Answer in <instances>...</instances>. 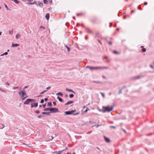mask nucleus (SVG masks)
<instances>
[{
	"mask_svg": "<svg viewBox=\"0 0 154 154\" xmlns=\"http://www.w3.org/2000/svg\"><path fill=\"white\" fill-rule=\"evenodd\" d=\"M6 84L7 85H9V83L8 82H6Z\"/></svg>",
	"mask_w": 154,
	"mask_h": 154,
	"instance_id": "nucleus-64",
	"label": "nucleus"
},
{
	"mask_svg": "<svg viewBox=\"0 0 154 154\" xmlns=\"http://www.w3.org/2000/svg\"><path fill=\"white\" fill-rule=\"evenodd\" d=\"M63 151V150L59 151L57 154H61V153Z\"/></svg>",
	"mask_w": 154,
	"mask_h": 154,
	"instance_id": "nucleus-35",
	"label": "nucleus"
},
{
	"mask_svg": "<svg viewBox=\"0 0 154 154\" xmlns=\"http://www.w3.org/2000/svg\"><path fill=\"white\" fill-rule=\"evenodd\" d=\"M30 100H30L31 102H34L35 101V99H30Z\"/></svg>",
	"mask_w": 154,
	"mask_h": 154,
	"instance_id": "nucleus-43",
	"label": "nucleus"
},
{
	"mask_svg": "<svg viewBox=\"0 0 154 154\" xmlns=\"http://www.w3.org/2000/svg\"><path fill=\"white\" fill-rule=\"evenodd\" d=\"M18 94L20 95H21V97H23L26 95V92L24 91V89L21 91L18 92Z\"/></svg>",
	"mask_w": 154,
	"mask_h": 154,
	"instance_id": "nucleus-3",
	"label": "nucleus"
},
{
	"mask_svg": "<svg viewBox=\"0 0 154 154\" xmlns=\"http://www.w3.org/2000/svg\"><path fill=\"white\" fill-rule=\"evenodd\" d=\"M47 112H43L42 113L43 114L45 115L46 114Z\"/></svg>",
	"mask_w": 154,
	"mask_h": 154,
	"instance_id": "nucleus-59",
	"label": "nucleus"
},
{
	"mask_svg": "<svg viewBox=\"0 0 154 154\" xmlns=\"http://www.w3.org/2000/svg\"><path fill=\"white\" fill-rule=\"evenodd\" d=\"M65 112V114L64 115L66 116V115H70L72 114L71 110L69 111H67L64 112Z\"/></svg>",
	"mask_w": 154,
	"mask_h": 154,
	"instance_id": "nucleus-6",
	"label": "nucleus"
},
{
	"mask_svg": "<svg viewBox=\"0 0 154 154\" xmlns=\"http://www.w3.org/2000/svg\"><path fill=\"white\" fill-rule=\"evenodd\" d=\"M34 103L35 104V107H37L38 106V103L37 102H35V103Z\"/></svg>",
	"mask_w": 154,
	"mask_h": 154,
	"instance_id": "nucleus-45",
	"label": "nucleus"
},
{
	"mask_svg": "<svg viewBox=\"0 0 154 154\" xmlns=\"http://www.w3.org/2000/svg\"><path fill=\"white\" fill-rule=\"evenodd\" d=\"M47 91V90H45L43 91L42 92L40 93V94H43L45 92Z\"/></svg>",
	"mask_w": 154,
	"mask_h": 154,
	"instance_id": "nucleus-36",
	"label": "nucleus"
},
{
	"mask_svg": "<svg viewBox=\"0 0 154 154\" xmlns=\"http://www.w3.org/2000/svg\"><path fill=\"white\" fill-rule=\"evenodd\" d=\"M147 4V2H145L144 3L143 5H146Z\"/></svg>",
	"mask_w": 154,
	"mask_h": 154,
	"instance_id": "nucleus-57",
	"label": "nucleus"
},
{
	"mask_svg": "<svg viewBox=\"0 0 154 154\" xmlns=\"http://www.w3.org/2000/svg\"><path fill=\"white\" fill-rule=\"evenodd\" d=\"M45 17L47 20H48L50 17V14L49 13L46 14Z\"/></svg>",
	"mask_w": 154,
	"mask_h": 154,
	"instance_id": "nucleus-13",
	"label": "nucleus"
},
{
	"mask_svg": "<svg viewBox=\"0 0 154 154\" xmlns=\"http://www.w3.org/2000/svg\"><path fill=\"white\" fill-rule=\"evenodd\" d=\"M8 54V52H6L4 53V55H7Z\"/></svg>",
	"mask_w": 154,
	"mask_h": 154,
	"instance_id": "nucleus-58",
	"label": "nucleus"
},
{
	"mask_svg": "<svg viewBox=\"0 0 154 154\" xmlns=\"http://www.w3.org/2000/svg\"><path fill=\"white\" fill-rule=\"evenodd\" d=\"M98 19L97 18H95L94 19H93L91 20V21L92 22L94 23H96V21L98 20Z\"/></svg>",
	"mask_w": 154,
	"mask_h": 154,
	"instance_id": "nucleus-14",
	"label": "nucleus"
},
{
	"mask_svg": "<svg viewBox=\"0 0 154 154\" xmlns=\"http://www.w3.org/2000/svg\"><path fill=\"white\" fill-rule=\"evenodd\" d=\"M64 46H65V47H66V48H67V51H68V52H69L70 51V48H69V47H68V46L66 45H65H65H64Z\"/></svg>",
	"mask_w": 154,
	"mask_h": 154,
	"instance_id": "nucleus-17",
	"label": "nucleus"
},
{
	"mask_svg": "<svg viewBox=\"0 0 154 154\" xmlns=\"http://www.w3.org/2000/svg\"><path fill=\"white\" fill-rule=\"evenodd\" d=\"M104 138L106 142H107L108 143H109L111 141V140L109 139V138L106 137L105 136H104Z\"/></svg>",
	"mask_w": 154,
	"mask_h": 154,
	"instance_id": "nucleus-8",
	"label": "nucleus"
},
{
	"mask_svg": "<svg viewBox=\"0 0 154 154\" xmlns=\"http://www.w3.org/2000/svg\"><path fill=\"white\" fill-rule=\"evenodd\" d=\"M86 31L88 33H91L92 32V31L89 28L86 27L85 28Z\"/></svg>",
	"mask_w": 154,
	"mask_h": 154,
	"instance_id": "nucleus-10",
	"label": "nucleus"
},
{
	"mask_svg": "<svg viewBox=\"0 0 154 154\" xmlns=\"http://www.w3.org/2000/svg\"><path fill=\"white\" fill-rule=\"evenodd\" d=\"M20 36L21 35L20 34H17L16 35L15 37L17 39H18Z\"/></svg>",
	"mask_w": 154,
	"mask_h": 154,
	"instance_id": "nucleus-20",
	"label": "nucleus"
},
{
	"mask_svg": "<svg viewBox=\"0 0 154 154\" xmlns=\"http://www.w3.org/2000/svg\"><path fill=\"white\" fill-rule=\"evenodd\" d=\"M66 90L67 91L72 92L74 94H75V92L72 89H69L68 88H66Z\"/></svg>",
	"mask_w": 154,
	"mask_h": 154,
	"instance_id": "nucleus-11",
	"label": "nucleus"
},
{
	"mask_svg": "<svg viewBox=\"0 0 154 154\" xmlns=\"http://www.w3.org/2000/svg\"><path fill=\"white\" fill-rule=\"evenodd\" d=\"M48 98H45L44 99V101H47L48 100Z\"/></svg>",
	"mask_w": 154,
	"mask_h": 154,
	"instance_id": "nucleus-51",
	"label": "nucleus"
},
{
	"mask_svg": "<svg viewBox=\"0 0 154 154\" xmlns=\"http://www.w3.org/2000/svg\"><path fill=\"white\" fill-rule=\"evenodd\" d=\"M110 128H114L115 129L116 128V127H115L114 126H110Z\"/></svg>",
	"mask_w": 154,
	"mask_h": 154,
	"instance_id": "nucleus-55",
	"label": "nucleus"
},
{
	"mask_svg": "<svg viewBox=\"0 0 154 154\" xmlns=\"http://www.w3.org/2000/svg\"><path fill=\"white\" fill-rule=\"evenodd\" d=\"M86 68H88L90 70H93V69H99L100 68V67H98V66L92 67V66H86Z\"/></svg>",
	"mask_w": 154,
	"mask_h": 154,
	"instance_id": "nucleus-4",
	"label": "nucleus"
},
{
	"mask_svg": "<svg viewBox=\"0 0 154 154\" xmlns=\"http://www.w3.org/2000/svg\"><path fill=\"white\" fill-rule=\"evenodd\" d=\"M47 105L49 106H52V103L51 102H48Z\"/></svg>",
	"mask_w": 154,
	"mask_h": 154,
	"instance_id": "nucleus-18",
	"label": "nucleus"
},
{
	"mask_svg": "<svg viewBox=\"0 0 154 154\" xmlns=\"http://www.w3.org/2000/svg\"><path fill=\"white\" fill-rule=\"evenodd\" d=\"M113 52L114 53V54H119V52H117V51H113Z\"/></svg>",
	"mask_w": 154,
	"mask_h": 154,
	"instance_id": "nucleus-29",
	"label": "nucleus"
},
{
	"mask_svg": "<svg viewBox=\"0 0 154 154\" xmlns=\"http://www.w3.org/2000/svg\"><path fill=\"white\" fill-rule=\"evenodd\" d=\"M57 95H59L60 96H62L63 95V94L61 92H59L56 94Z\"/></svg>",
	"mask_w": 154,
	"mask_h": 154,
	"instance_id": "nucleus-21",
	"label": "nucleus"
},
{
	"mask_svg": "<svg viewBox=\"0 0 154 154\" xmlns=\"http://www.w3.org/2000/svg\"><path fill=\"white\" fill-rule=\"evenodd\" d=\"M29 87V85H27V86H26L24 87V89H26L27 88H28Z\"/></svg>",
	"mask_w": 154,
	"mask_h": 154,
	"instance_id": "nucleus-60",
	"label": "nucleus"
},
{
	"mask_svg": "<svg viewBox=\"0 0 154 154\" xmlns=\"http://www.w3.org/2000/svg\"><path fill=\"white\" fill-rule=\"evenodd\" d=\"M41 28H43V29H45V27L44 26H40V29H41Z\"/></svg>",
	"mask_w": 154,
	"mask_h": 154,
	"instance_id": "nucleus-56",
	"label": "nucleus"
},
{
	"mask_svg": "<svg viewBox=\"0 0 154 154\" xmlns=\"http://www.w3.org/2000/svg\"><path fill=\"white\" fill-rule=\"evenodd\" d=\"M122 89L121 88V89H120L119 90V92L118 93V94H121V93H122Z\"/></svg>",
	"mask_w": 154,
	"mask_h": 154,
	"instance_id": "nucleus-32",
	"label": "nucleus"
},
{
	"mask_svg": "<svg viewBox=\"0 0 154 154\" xmlns=\"http://www.w3.org/2000/svg\"><path fill=\"white\" fill-rule=\"evenodd\" d=\"M142 76L138 75L134 77V79H138L140 78Z\"/></svg>",
	"mask_w": 154,
	"mask_h": 154,
	"instance_id": "nucleus-24",
	"label": "nucleus"
},
{
	"mask_svg": "<svg viewBox=\"0 0 154 154\" xmlns=\"http://www.w3.org/2000/svg\"><path fill=\"white\" fill-rule=\"evenodd\" d=\"M36 5H38L41 7H43V4L41 2L39 1H38V2H37Z\"/></svg>",
	"mask_w": 154,
	"mask_h": 154,
	"instance_id": "nucleus-9",
	"label": "nucleus"
},
{
	"mask_svg": "<svg viewBox=\"0 0 154 154\" xmlns=\"http://www.w3.org/2000/svg\"><path fill=\"white\" fill-rule=\"evenodd\" d=\"M46 103H45V104L42 105V106H43V108H45L46 106Z\"/></svg>",
	"mask_w": 154,
	"mask_h": 154,
	"instance_id": "nucleus-48",
	"label": "nucleus"
},
{
	"mask_svg": "<svg viewBox=\"0 0 154 154\" xmlns=\"http://www.w3.org/2000/svg\"><path fill=\"white\" fill-rule=\"evenodd\" d=\"M43 115H40L39 116H38V118H40L43 116Z\"/></svg>",
	"mask_w": 154,
	"mask_h": 154,
	"instance_id": "nucleus-41",
	"label": "nucleus"
},
{
	"mask_svg": "<svg viewBox=\"0 0 154 154\" xmlns=\"http://www.w3.org/2000/svg\"><path fill=\"white\" fill-rule=\"evenodd\" d=\"M57 99L59 100V101L60 102H63V99L61 98H60L59 96H57Z\"/></svg>",
	"mask_w": 154,
	"mask_h": 154,
	"instance_id": "nucleus-15",
	"label": "nucleus"
},
{
	"mask_svg": "<svg viewBox=\"0 0 154 154\" xmlns=\"http://www.w3.org/2000/svg\"><path fill=\"white\" fill-rule=\"evenodd\" d=\"M90 110V109L87 107L86 109H85V110L84 111V112H87L88 111V110Z\"/></svg>",
	"mask_w": 154,
	"mask_h": 154,
	"instance_id": "nucleus-37",
	"label": "nucleus"
},
{
	"mask_svg": "<svg viewBox=\"0 0 154 154\" xmlns=\"http://www.w3.org/2000/svg\"><path fill=\"white\" fill-rule=\"evenodd\" d=\"M100 125H93V127L95 126L96 128L98 127L99 126H100Z\"/></svg>",
	"mask_w": 154,
	"mask_h": 154,
	"instance_id": "nucleus-44",
	"label": "nucleus"
},
{
	"mask_svg": "<svg viewBox=\"0 0 154 154\" xmlns=\"http://www.w3.org/2000/svg\"><path fill=\"white\" fill-rule=\"evenodd\" d=\"M44 102V100L43 99H42L41 100L40 103H43Z\"/></svg>",
	"mask_w": 154,
	"mask_h": 154,
	"instance_id": "nucleus-39",
	"label": "nucleus"
},
{
	"mask_svg": "<svg viewBox=\"0 0 154 154\" xmlns=\"http://www.w3.org/2000/svg\"><path fill=\"white\" fill-rule=\"evenodd\" d=\"M112 23H110L109 27H111L112 26Z\"/></svg>",
	"mask_w": 154,
	"mask_h": 154,
	"instance_id": "nucleus-62",
	"label": "nucleus"
},
{
	"mask_svg": "<svg viewBox=\"0 0 154 154\" xmlns=\"http://www.w3.org/2000/svg\"><path fill=\"white\" fill-rule=\"evenodd\" d=\"M100 94H101L102 95V96L103 97H105V95H104V94L103 93H102V92H100Z\"/></svg>",
	"mask_w": 154,
	"mask_h": 154,
	"instance_id": "nucleus-47",
	"label": "nucleus"
},
{
	"mask_svg": "<svg viewBox=\"0 0 154 154\" xmlns=\"http://www.w3.org/2000/svg\"><path fill=\"white\" fill-rule=\"evenodd\" d=\"M49 3H51L52 2V0H49Z\"/></svg>",
	"mask_w": 154,
	"mask_h": 154,
	"instance_id": "nucleus-63",
	"label": "nucleus"
},
{
	"mask_svg": "<svg viewBox=\"0 0 154 154\" xmlns=\"http://www.w3.org/2000/svg\"><path fill=\"white\" fill-rule=\"evenodd\" d=\"M51 88V87H50V86H48V87H47L46 89V90H47V91H48V90L49 89H50Z\"/></svg>",
	"mask_w": 154,
	"mask_h": 154,
	"instance_id": "nucleus-54",
	"label": "nucleus"
},
{
	"mask_svg": "<svg viewBox=\"0 0 154 154\" xmlns=\"http://www.w3.org/2000/svg\"><path fill=\"white\" fill-rule=\"evenodd\" d=\"M92 82L93 83H101V82H99V81H92Z\"/></svg>",
	"mask_w": 154,
	"mask_h": 154,
	"instance_id": "nucleus-19",
	"label": "nucleus"
},
{
	"mask_svg": "<svg viewBox=\"0 0 154 154\" xmlns=\"http://www.w3.org/2000/svg\"><path fill=\"white\" fill-rule=\"evenodd\" d=\"M19 45V44L12 43V47H16Z\"/></svg>",
	"mask_w": 154,
	"mask_h": 154,
	"instance_id": "nucleus-12",
	"label": "nucleus"
},
{
	"mask_svg": "<svg viewBox=\"0 0 154 154\" xmlns=\"http://www.w3.org/2000/svg\"><path fill=\"white\" fill-rule=\"evenodd\" d=\"M74 95L73 94H70L69 95V97L70 98H72L73 97Z\"/></svg>",
	"mask_w": 154,
	"mask_h": 154,
	"instance_id": "nucleus-28",
	"label": "nucleus"
},
{
	"mask_svg": "<svg viewBox=\"0 0 154 154\" xmlns=\"http://www.w3.org/2000/svg\"><path fill=\"white\" fill-rule=\"evenodd\" d=\"M5 8H6L7 10H9V11L11 10V9H10L8 8V6L7 5H5Z\"/></svg>",
	"mask_w": 154,
	"mask_h": 154,
	"instance_id": "nucleus-34",
	"label": "nucleus"
},
{
	"mask_svg": "<svg viewBox=\"0 0 154 154\" xmlns=\"http://www.w3.org/2000/svg\"><path fill=\"white\" fill-rule=\"evenodd\" d=\"M31 108H32L33 107H35V108L36 107H35V104L34 103H31Z\"/></svg>",
	"mask_w": 154,
	"mask_h": 154,
	"instance_id": "nucleus-23",
	"label": "nucleus"
},
{
	"mask_svg": "<svg viewBox=\"0 0 154 154\" xmlns=\"http://www.w3.org/2000/svg\"><path fill=\"white\" fill-rule=\"evenodd\" d=\"M146 51V49L145 48H143L142 49V51L143 52H145Z\"/></svg>",
	"mask_w": 154,
	"mask_h": 154,
	"instance_id": "nucleus-31",
	"label": "nucleus"
},
{
	"mask_svg": "<svg viewBox=\"0 0 154 154\" xmlns=\"http://www.w3.org/2000/svg\"><path fill=\"white\" fill-rule=\"evenodd\" d=\"M100 67V68H99V69H108V67H105V66H104V67H100V66H99Z\"/></svg>",
	"mask_w": 154,
	"mask_h": 154,
	"instance_id": "nucleus-25",
	"label": "nucleus"
},
{
	"mask_svg": "<svg viewBox=\"0 0 154 154\" xmlns=\"http://www.w3.org/2000/svg\"><path fill=\"white\" fill-rule=\"evenodd\" d=\"M34 112L38 114L40 113V111L39 110H36Z\"/></svg>",
	"mask_w": 154,
	"mask_h": 154,
	"instance_id": "nucleus-27",
	"label": "nucleus"
},
{
	"mask_svg": "<svg viewBox=\"0 0 154 154\" xmlns=\"http://www.w3.org/2000/svg\"><path fill=\"white\" fill-rule=\"evenodd\" d=\"M43 0V2L44 4H46L48 3V1L47 0Z\"/></svg>",
	"mask_w": 154,
	"mask_h": 154,
	"instance_id": "nucleus-33",
	"label": "nucleus"
},
{
	"mask_svg": "<svg viewBox=\"0 0 154 154\" xmlns=\"http://www.w3.org/2000/svg\"><path fill=\"white\" fill-rule=\"evenodd\" d=\"M1 125L2 126H0V128L2 129L5 127V126H4V125L3 124H2Z\"/></svg>",
	"mask_w": 154,
	"mask_h": 154,
	"instance_id": "nucleus-38",
	"label": "nucleus"
},
{
	"mask_svg": "<svg viewBox=\"0 0 154 154\" xmlns=\"http://www.w3.org/2000/svg\"><path fill=\"white\" fill-rule=\"evenodd\" d=\"M71 112H72V114H73V113L74 112H76V110L75 109L72 110H71Z\"/></svg>",
	"mask_w": 154,
	"mask_h": 154,
	"instance_id": "nucleus-46",
	"label": "nucleus"
},
{
	"mask_svg": "<svg viewBox=\"0 0 154 154\" xmlns=\"http://www.w3.org/2000/svg\"><path fill=\"white\" fill-rule=\"evenodd\" d=\"M74 102V101H73L71 100V101H68L67 102V103L68 104V105H69V104H72V103H73Z\"/></svg>",
	"mask_w": 154,
	"mask_h": 154,
	"instance_id": "nucleus-22",
	"label": "nucleus"
},
{
	"mask_svg": "<svg viewBox=\"0 0 154 154\" xmlns=\"http://www.w3.org/2000/svg\"><path fill=\"white\" fill-rule=\"evenodd\" d=\"M79 113V112H78L75 113L73 114V115L74 116H76V115H78Z\"/></svg>",
	"mask_w": 154,
	"mask_h": 154,
	"instance_id": "nucleus-40",
	"label": "nucleus"
},
{
	"mask_svg": "<svg viewBox=\"0 0 154 154\" xmlns=\"http://www.w3.org/2000/svg\"><path fill=\"white\" fill-rule=\"evenodd\" d=\"M138 9H139V10H141V8H140V5H139L138 6Z\"/></svg>",
	"mask_w": 154,
	"mask_h": 154,
	"instance_id": "nucleus-52",
	"label": "nucleus"
},
{
	"mask_svg": "<svg viewBox=\"0 0 154 154\" xmlns=\"http://www.w3.org/2000/svg\"><path fill=\"white\" fill-rule=\"evenodd\" d=\"M107 42L109 45H112V42H111L107 41Z\"/></svg>",
	"mask_w": 154,
	"mask_h": 154,
	"instance_id": "nucleus-42",
	"label": "nucleus"
},
{
	"mask_svg": "<svg viewBox=\"0 0 154 154\" xmlns=\"http://www.w3.org/2000/svg\"><path fill=\"white\" fill-rule=\"evenodd\" d=\"M113 106H111V107L108 106H103L102 107L103 110H102V112L103 113L106 112H109L113 110Z\"/></svg>",
	"mask_w": 154,
	"mask_h": 154,
	"instance_id": "nucleus-1",
	"label": "nucleus"
},
{
	"mask_svg": "<svg viewBox=\"0 0 154 154\" xmlns=\"http://www.w3.org/2000/svg\"><path fill=\"white\" fill-rule=\"evenodd\" d=\"M9 34L10 35H12L13 33V30H9Z\"/></svg>",
	"mask_w": 154,
	"mask_h": 154,
	"instance_id": "nucleus-26",
	"label": "nucleus"
},
{
	"mask_svg": "<svg viewBox=\"0 0 154 154\" xmlns=\"http://www.w3.org/2000/svg\"><path fill=\"white\" fill-rule=\"evenodd\" d=\"M59 112L58 108L56 107H51L50 108V112L55 113Z\"/></svg>",
	"mask_w": 154,
	"mask_h": 154,
	"instance_id": "nucleus-2",
	"label": "nucleus"
},
{
	"mask_svg": "<svg viewBox=\"0 0 154 154\" xmlns=\"http://www.w3.org/2000/svg\"><path fill=\"white\" fill-rule=\"evenodd\" d=\"M28 1L29 2H27V4L29 5H34V4H35L36 5V4L37 3V1H35L33 2H32V0H28Z\"/></svg>",
	"mask_w": 154,
	"mask_h": 154,
	"instance_id": "nucleus-5",
	"label": "nucleus"
},
{
	"mask_svg": "<svg viewBox=\"0 0 154 154\" xmlns=\"http://www.w3.org/2000/svg\"><path fill=\"white\" fill-rule=\"evenodd\" d=\"M1 91L2 92H4V93L6 92V91H5V90H3V89H2Z\"/></svg>",
	"mask_w": 154,
	"mask_h": 154,
	"instance_id": "nucleus-61",
	"label": "nucleus"
},
{
	"mask_svg": "<svg viewBox=\"0 0 154 154\" xmlns=\"http://www.w3.org/2000/svg\"><path fill=\"white\" fill-rule=\"evenodd\" d=\"M50 108H51V107H48V108H44V109H43V111H50Z\"/></svg>",
	"mask_w": 154,
	"mask_h": 154,
	"instance_id": "nucleus-16",
	"label": "nucleus"
},
{
	"mask_svg": "<svg viewBox=\"0 0 154 154\" xmlns=\"http://www.w3.org/2000/svg\"><path fill=\"white\" fill-rule=\"evenodd\" d=\"M150 67H151L152 68L154 69V66L152 65H150Z\"/></svg>",
	"mask_w": 154,
	"mask_h": 154,
	"instance_id": "nucleus-53",
	"label": "nucleus"
},
{
	"mask_svg": "<svg viewBox=\"0 0 154 154\" xmlns=\"http://www.w3.org/2000/svg\"><path fill=\"white\" fill-rule=\"evenodd\" d=\"M51 113V112H47V113H46L47 114H46V115H47L50 116V113Z\"/></svg>",
	"mask_w": 154,
	"mask_h": 154,
	"instance_id": "nucleus-50",
	"label": "nucleus"
},
{
	"mask_svg": "<svg viewBox=\"0 0 154 154\" xmlns=\"http://www.w3.org/2000/svg\"><path fill=\"white\" fill-rule=\"evenodd\" d=\"M126 119V118L125 117H124L122 118H118V120H120V119H122V120H125Z\"/></svg>",
	"mask_w": 154,
	"mask_h": 154,
	"instance_id": "nucleus-30",
	"label": "nucleus"
},
{
	"mask_svg": "<svg viewBox=\"0 0 154 154\" xmlns=\"http://www.w3.org/2000/svg\"><path fill=\"white\" fill-rule=\"evenodd\" d=\"M53 103L54 106H55L56 105V103L55 101L53 102Z\"/></svg>",
	"mask_w": 154,
	"mask_h": 154,
	"instance_id": "nucleus-49",
	"label": "nucleus"
},
{
	"mask_svg": "<svg viewBox=\"0 0 154 154\" xmlns=\"http://www.w3.org/2000/svg\"><path fill=\"white\" fill-rule=\"evenodd\" d=\"M30 100H30V98L27 99L24 102V104L28 105L29 103L31 102Z\"/></svg>",
	"mask_w": 154,
	"mask_h": 154,
	"instance_id": "nucleus-7",
	"label": "nucleus"
}]
</instances>
